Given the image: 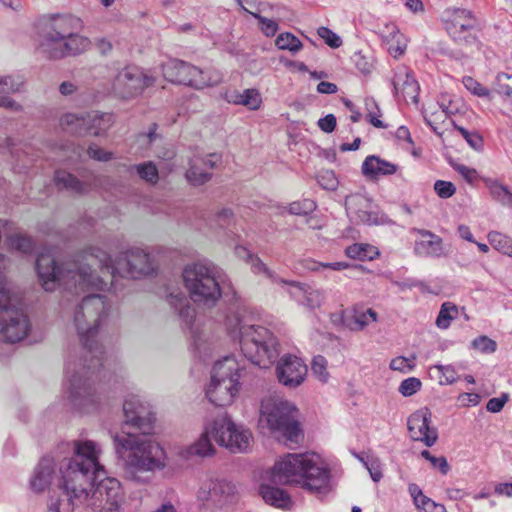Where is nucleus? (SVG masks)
<instances>
[{"instance_id":"4d7b16f0","label":"nucleus","mask_w":512,"mask_h":512,"mask_svg":"<svg viewBox=\"0 0 512 512\" xmlns=\"http://www.w3.org/2000/svg\"><path fill=\"white\" fill-rule=\"evenodd\" d=\"M87 154L90 158L102 162H107L113 158V154L111 152L105 151L96 144H91L88 147Z\"/></svg>"},{"instance_id":"5fc2aeb1","label":"nucleus","mask_w":512,"mask_h":512,"mask_svg":"<svg viewBox=\"0 0 512 512\" xmlns=\"http://www.w3.org/2000/svg\"><path fill=\"white\" fill-rule=\"evenodd\" d=\"M463 84L466 89L471 91L476 96L486 97L489 95V90L470 76L463 78Z\"/></svg>"},{"instance_id":"bb28decb","label":"nucleus","mask_w":512,"mask_h":512,"mask_svg":"<svg viewBox=\"0 0 512 512\" xmlns=\"http://www.w3.org/2000/svg\"><path fill=\"white\" fill-rule=\"evenodd\" d=\"M88 112L85 113H66L60 118L61 128L75 136L89 135L87 128Z\"/></svg>"},{"instance_id":"a878e982","label":"nucleus","mask_w":512,"mask_h":512,"mask_svg":"<svg viewBox=\"0 0 512 512\" xmlns=\"http://www.w3.org/2000/svg\"><path fill=\"white\" fill-rule=\"evenodd\" d=\"M281 283L296 288L303 297L302 304L310 310L320 308L324 302L325 296L323 290L314 289L306 283L297 281L281 280Z\"/></svg>"},{"instance_id":"338daca9","label":"nucleus","mask_w":512,"mask_h":512,"mask_svg":"<svg viewBox=\"0 0 512 512\" xmlns=\"http://www.w3.org/2000/svg\"><path fill=\"white\" fill-rule=\"evenodd\" d=\"M510 78H511V76L506 73H499L496 77V81L499 85L498 92L501 94H504L508 97L512 96V87H510L508 85L501 84V82L505 79H510Z\"/></svg>"},{"instance_id":"f03ea898","label":"nucleus","mask_w":512,"mask_h":512,"mask_svg":"<svg viewBox=\"0 0 512 512\" xmlns=\"http://www.w3.org/2000/svg\"><path fill=\"white\" fill-rule=\"evenodd\" d=\"M36 271L46 291L63 286L78 293L88 289L104 290L113 285L116 275L130 278L149 275L153 267L150 255L140 248H130L112 260L102 249L89 247L60 265L51 255L40 254L36 259Z\"/></svg>"},{"instance_id":"9d476101","label":"nucleus","mask_w":512,"mask_h":512,"mask_svg":"<svg viewBox=\"0 0 512 512\" xmlns=\"http://www.w3.org/2000/svg\"><path fill=\"white\" fill-rule=\"evenodd\" d=\"M296 414L297 409L291 402L270 398L261 403L259 424L286 441L297 444L301 429Z\"/></svg>"},{"instance_id":"aec40b11","label":"nucleus","mask_w":512,"mask_h":512,"mask_svg":"<svg viewBox=\"0 0 512 512\" xmlns=\"http://www.w3.org/2000/svg\"><path fill=\"white\" fill-rule=\"evenodd\" d=\"M220 162L221 156L217 153L194 156L189 160L185 177L193 186L203 185L211 179L212 173L210 171L217 167Z\"/></svg>"},{"instance_id":"09e8293b","label":"nucleus","mask_w":512,"mask_h":512,"mask_svg":"<svg viewBox=\"0 0 512 512\" xmlns=\"http://www.w3.org/2000/svg\"><path fill=\"white\" fill-rule=\"evenodd\" d=\"M434 368L441 374L440 384L449 385L457 380V372L452 365H435Z\"/></svg>"},{"instance_id":"393cba45","label":"nucleus","mask_w":512,"mask_h":512,"mask_svg":"<svg viewBox=\"0 0 512 512\" xmlns=\"http://www.w3.org/2000/svg\"><path fill=\"white\" fill-rule=\"evenodd\" d=\"M271 482L262 483L259 486V495L265 501L266 504L274 506L276 508L288 509L292 505L291 497L283 489L274 486Z\"/></svg>"},{"instance_id":"f3484780","label":"nucleus","mask_w":512,"mask_h":512,"mask_svg":"<svg viewBox=\"0 0 512 512\" xmlns=\"http://www.w3.org/2000/svg\"><path fill=\"white\" fill-rule=\"evenodd\" d=\"M432 413L429 408H421L412 413L408 420V430L414 441L423 442L426 446H433L438 439V432L432 427Z\"/></svg>"},{"instance_id":"c756f323","label":"nucleus","mask_w":512,"mask_h":512,"mask_svg":"<svg viewBox=\"0 0 512 512\" xmlns=\"http://www.w3.org/2000/svg\"><path fill=\"white\" fill-rule=\"evenodd\" d=\"M408 490L418 512H446L442 504H438L425 496L418 485L410 484Z\"/></svg>"},{"instance_id":"052dcab7","label":"nucleus","mask_w":512,"mask_h":512,"mask_svg":"<svg viewBox=\"0 0 512 512\" xmlns=\"http://www.w3.org/2000/svg\"><path fill=\"white\" fill-rule=\"evenodd\" d=\"M354 63L357 69L364 75H368L371 73L373 65L372 63L363 56L360 52H357L353 55Z\"/></svg>"},{"instance_id":"2f4dec72","label":"nucleus","mask_w":512,"mask_h":512,"mask_svg":"<svg viewBox=\"0 0 512 512\" xmlns=\"http://www.w3.org/2000/svg\"><path fill=\"white\" fill-rule=\"evenodd\" d=\"M128 171L130 174L136 173L140 179L149 184H156L159 180L157 166L152 161L131 165Z\"/></svg>"},{"instance_id":"b1692460","label":"nucleus","mask_w":512,"mask_h":512,"mask_svg":"<svg viewBox=\"0 0 512 512\" xmlns=\"http://www.w3.org/2000/svg\"><path fill=\"white\" fill-rule=\"evenodd\" d=\"M361 169L364 176L376 179L379 176H388L396 173L397 165L378 156L370 155L365 158Z\"/></svg>"},{"instance_id":"6ab92c4d","label":"nucleus","mask_w":512,"mask_h":512,"mask_svg":"<svg viewBox=\"0 0 512 512\" xmlns=\"http://www.w3.org/2000/svg\"><path fill=\"white\" fill-rule=\"evenodd\" d=\"M346 212L355 223L379 224L378 212L372 200L363 194H352L345 200Z\"/></svg>"},{"instance_id":"e2e57ef3","label":"nucleus","mask_w":512,"mask_h":512,"mask_svg":"<svg viewBox=\"0 0 512 512\" xmlns=\"http://www.w3.org/2000/svg\"><path fill=\"white\" fill-rule=\"evenodd\" d=\"M454 169L469 183H473L477 179V171L463 164H457Z\"/></svg>"},{"instance_id":"ddd939ff","label":"nucleus","mask_w":512,"mask_h":512,"mask_svg":"<svg viewBox=\"0 0 512 512\" xmlns=\"http://www.w3.org/2000/svg\"><path fill=\"white\" fill-rule=\"evenodd\" d=\"M236 486L222 478L204 480L196 494L198 503L208 510H221L234 501Z\"/></svg>"},{"instance_id":"bf43d9fd","label":"nucleus","mask_w":512,"mask_h":512,"mask_svg":"<svg viewBox=\"0 0 512 512\" xmlns=\"http://www.w3.org/2000/svg\"><path fill=\"white\" fill-rule=\"evenodd\" d=\"M414 366H415L414 364L410 363L409 359H407L403 356L396 357V358L392 359L390 362V368L392 370L400 371V372H404V373L412 371Z\"/></svg>"},{"instance_id":"0e129e2a","label":"nucleus","mask_w":512,"mask_h":512,"mask_svg":"<svg viewBox=\"0 0 512 512\" xmlns=\"http://www.w3.org/2000/svg\"><path fill=\"white\" fill-rule=\"evenodd\" d=\"M429 462L433 468L438 469L443 475H446L450 470V466L444 456H433Z\"/></svg>"},{"instance_id":"a211bd4d","label":"nucleus","mask_w":512,"mask_h":512,"mask_svg":"<svg viewBox=\"0 0 512 512\" xmlns=\"http://www.w3.org/2000/svg\"><path fill=\"white\" fill-rule=\"evenodd\" d=\"M307 371V366L303 360L291 354L283 355L276 365L278 381L288 388H296L301 385L305 380Z\"/></svg>"},{"instance_id":"4be33fe9","label":"nucleus","mask_w":512,"mask_h":512,"mask_svg":"<svg viewBox=\"0 0 512 512\" xmlns=\"http://www.w3.org/2000/svg\"><path fill=\"white\" fill-rule=\"evenodd\" d=\"M422 237L429 239H421L415 242V253L423 257L439 258L445 255L442 239L428 230L420 232Z\"/></svg>"},{"instance_id":"864d4df0","label":"nucleus","mask_w":512,"mask_h":512,"mask_svg":"<svg viewBox=\"0 0 512 512\" xmlns=\"http://www.w3.org/2000/svg\"><path fill=\"white\" fill-rule=\"evenodd\" d=\"M434 190L440 198L447 199L455 194L456 187L452 182L437 180L434 183Z\"/></svg>"},{"instance_id":"c03bdc74","label":"nucleus","mask_w":512,"mask_h":512,"mask_svg":"<svg viewBox=\"0 0 512 512\" xmlns=\"http://www.w3.org/2000/svg\"><path fill=\"white\" fill-rule=\"evenodd\" d=\"M251 15L258 20L262 33L267 37H273L276 35L279 27L276 21L268 19L258 12L251 13Z\"/></svg>"},{"instance_id":"c9c22d12","label":"nucleus","mask_w":512,"mask_h":512,"mask_svg":"<svg viewBox=\"0 0 512 512\" xmlns=\"http://www.w3.org/2000/svg\"><path fill=\"white\" fill-rule=\"evenodd\" d=\"M275 45L280 50H288L292 53L300 51L303 46L299 38L289 32L279 34L275 40Z\"/></svg>"},{"instance_id":"0eeeda50","label":"nucleus","mask_w":512,"mask_h":512,"mask_svg":"<svg viewBox=\"0 0 512 512\" xmlns=\"http://www.w3.org/2000/svg\"><path fill=\"white\" fill-rule=\"evenodd\" d=\"M81 20L72 15L53 17L40 35L39 51L49 59H61L86 51L90 40L76 33Z\"/></svg>"},{"instance_id":"f704fd0d","label":"nucleus","mask_w":512,"mask_h":512,"mask_svg":"<svg viewBox=\"0 0 512 512\" xmlns=\"http://www.w3.org/2000/svg\"><path fill=\"white\" fill-rule=\"evenodd\" d=\"M490 244L499 252L512 257V239L500 232L492 231L488 234Z\"/></svg>"},{"instance_id":"774afa93","label":"nucleus","mask_w":512,"mask_h":512,"mask_svg":"<svg viewBox=\"0 0 512 512\" xmlns=\"http://www.w3.org/2000/svg\"><path fill=\"white\" fill-rule=\"evenodd\" d=\"M77 91V85L71 81H64L59 86V92L63 96H70Z\"/></svg>"},{"instance_id":"4468645a","label":"nucleus","mask_w":512,"mask_h":512,"mask_svg":"<svg viewBox=\"0 0 512 512\" xmlns=\"http://www.w3.org/2000/svg\"><path fill=\"white\" fill-rule=\"evenodd\" d=\"M154 83L152 76L144 73L139 67L126 66L115 76L112 89L116 96L122 99H132Z\"/></svg>"},{"instance_id":"20e7f679","label":"nucleus","mask_w":512,"mask_h":512,"mask_svg":"<svg viewBox=\"0 0 512 512\" xmlns=\"http://www.w3.org/2000/svg\"><path fill=\"white\" fill-rule=\"evenodd\" d=\"M125 424L135 427L139 433L123 432L113 438L115 452L123 462L124 477L132 482L143 483L148 473L165 467V452L154 441L155 416L138 396L132 395L123 403Z\"/></svg>"},{"instance_id":"603ef678","label":"nucleus","mask_w":512,"mask_h":512,"mask_svg":"<svg viewBox=\"0 0 512 512\" xmlns=\"http://www.w3.org/2000/svg\"><path fill=\"white\" fill-rule=\"evenodd\" d=\"M318 184L326 190H335L338 186V180L331 170H325L317 175Z\"/></svg>"},{"instance_id":"cd10ccee","label":"nucleus","mask_w":512,"mask_h":512,"mask_svg":"<svg viewBox=\"0 0 512 512\" xmlns=\"http://www.w3.org/2000/svg\"><path fill=\"white\" fill-rule=\"evenodd\" d=\"M54 181L59 189H66L77 194H85L92 189V183L80 181L66 171H56Z\"/></svg>"},{"instance_id":"37998d69","label":"nucleus","mask_w":512,"mask_h":512,"mask_svg":"<svg viewBox=\"0 0 512 512\" xmlns=\"http://www.w3.org/2000/svg\"><path fill=\"white\" fill-rule=\"evenodd\" d=\"M311 371L321 382H327L329 374L327 372V360L324 356L317 355L313 358Z\"/></svg>"},{"instance_id":"f8f14e48","label":"nucleus","mask_w":512,"mask_h":512,"mask_svg":"<svg viewBox=\"0 0 512 512\" xmlns=\"http://www.w3.org/2000/svg\"><path fill=\"white\" fill-rule=\"evenodd\" d=\"M162 71L168 81L188 85L196 89L215 86L221 82V76L218 73L201 70L178 59H170L163 64Z\"/></svg>"},{"instance_id":"39448f33","label":"nucleus","mask_w":512,"mask_h":512,"mask_svg":"<svg viewBox=\"0 0 512 512\" xmlns=\"http://www.w3.org/2000/svg\"><path fill=\"white\" fill-rule=\"evenodd\" d=\"M229 334L239 341L243 356L252 364L268 368L278 357V342L267 328L251 323L248 311L238 307L226 317Z\"/></svg>"},{"instance_id":"6e6552de","label":"nucleus","mask_w":512,"mask_h":512,"mask_svg":"<svg viewBox=\"0 0 512 512\" xmlns=\"http://www.w3.org/2000/svg\"><path fill=\"white\" fill-rule=\"evenodd\" d=\"M213 437L217 444L233 453L246 452L250 446L252 434L242 426L236 425L226 414H221L205 425L203 433L183 453L187 459L197 456L206 457L214 453L211 443Z\"/></svg>"},{"instance_id":"7c9ffc66","label":"nucleus","mask_w":512,"mask_h":512,"mask_svg":"<svg viewBox=\"0 0 512 512\" xmlns=\"http://www.w3.org/2000/svg\"><path fill=\"white\" fill-rule=\"evenodd\" d=\"M25 78L19 74L0 76V97L11 98L10 95L23 91Z\"/></svg>"},{"instance_id":"49530a36","label":"nucleus","mask_w":512,"mask_h":512,"mask_svg":"<svg viewBox=\"0 0 512 512\" xmlns=\"http://www.w3.org/2000/svg\"><path fill=\"white\" fill-rule=\"evenodd\" d=\"M242 105L250 110L259 109L262 99L256 89H246L243 91Z\"/></svg>"},{"instance_id":"423d86ee","label":"nucleus","mask_w":512,"mask_h":512,"mask_svg":"<svg viewBox=\"0 0 512 512\" xmlns=\"http://www.w3.org/2000/svg\"><path fill=\"white\" fill-rule=\"evenodd\" d=\"M268 479L276 485L300 484L304 489L315 494L330 491V471L316 465L305 454H287L277 461L269 472Z\"/></svg>"},{"instance_id":"3c124183","label":"nucleus","mask_w":512,"mask_h":512,"mask_svg":"<svg viewBox=\"0 0 512 512\" xmlns=\"http://www.w3.org/2000/svg\"><path fill=\"white\" fill-rule=\"evenodd\" d=\"M463 138L474 150H481L483 148V138L476 132H469L461 126H455Z\"/></svg>"},{"instance_id":"6e6d98bb","label":"nucleus","mask_w":512,"mask_h":512,"mask_svg":"<svg viewBox=\"0 0 512 512\" xmlns=\"http://www.w3.org/2000/svg\"><path fill=\"white\" fill-rule=\"evenodd\" d=\"M389 35L393 36V38L397 37V40H396V45L394 44H390L389 47H388V52L394 57V58H398L400 57L401 55L404 54L405 52V49H406V45L405 44H401L400 42V39L402 37V35L399 33L398 29L396 28V26H392L390 31H389Z\"/></svg>"},{"instance_id":"412c9836","label":"nucleus","mask_w":512,"mask_h":512,"mask_svg":"<svg viewBox=\"0 0 512 512\" xmlns=\"http://www.w3.org/2000/svg\"><path fill=\"white\" fill-rule=\"evenodd\" d=\"M394 94L405 102H418L419 85L416 79L405 69L398 71L392 80Z\"/></svg>"},{"instance_id":"69168bd1","label":"nucleus","mask_w":512,"mask_h":512,"mask_svg":"<svg viewBox=\"0 0 512 512\" xmlns=\"http://www.w3.org/2000/svg\"><path fill=\"white\" fill-rule=\"evenodd\" d=\"M0 107L11 110L13 112H21L23 106L13 98L0 97Z\"/></svg>"},{"instance_id":"f257e3e1","label":"nucleus","mask_w":512,"mask_h":512,"mask_svg":"<svg viewBox=\"0 0 512 512\" xmlns=\"http://www.w3.org/2000/svg\"><path fill=\"white\" fill-rule=\"evenodd\" d=\"M66 448L72 454L59 463L60 491L50 495L47 512H72L83 504L98 512H120L124 492L121 483L107 477L99 463V445L91 440H76L59 447Z\"/></svg>"},{"instance_id":"4c0bfd02","label":"nucleus","mask_w":512,"mask_h":512,"mask_svg":"<svg viewBox=\"0 0 512 512\" xmlns=\"http://www.w3.org/2000/svg\"><path fill=\"white\" fill-rule=\"evenodd\" d=\"M457 314V307L449 302L443 303L440 312L436 319V325L441 329H446L450 326V321L454 319Z\"/></svg>"},{"instance_id":"ea45409f","label":"nucleus","mask_w":512,"mask_h":512,"mask_svg":"<svg viewBox=\"0 0 512 512\" xmlns=\"http://www.w3.org/2000/svg\"><path fill=\"white\" fill-rule=\"evenodd\" d=\"M471 346L473 349L483 353V354H492L497 349V343L493 339L488 336L482 335L476 337L472 342Z\"/></svg>"},{"instance_id":"c85d7f7f","label":"nucleus","mask_w":512,"mask_h":512,"mask_svg":"<svg viewBox=\"0 0 512 512\" xmlns=\"http://www.w3.org/2000/svg\"><path fill=\"white\" fill-rule=\"evenodd\" d=\"M113 123L114 117L111 113L88 112L87 128H89V135L101 136L107 132Z\"/></svg>"},{"instance_id":"5701e85b","label":"nucleus","mask_w":512,"mask_h":512,"mask_svg":"<svg viewBox=\"0 0 512 512\" xmlns=\"http://www.w3.org/2000/svg\"><path fill=\"white\" fill-rule=\"evenodd\" d=\"M54 475V460L49 456L43 457L35 468L30 480L34 492H42L51 483Z\"/></svg>"},{"instance_id":"9b49d317","label":"nucleus","mask_w":512,"mask_h":512,"mask_svg":"<svg viewBox=\"0 0 512 512\" xmlns=\"http://www.w3.org/2000/svg\"><path fill=\"white\" fill-rule=\"evenodd\" d=\"M242 369L232 356L217 361L211 372L210 384L206 396L215 406L230 405L239 391V379Z\"/></svg>"},{"instance_id":"72a5a7b5","label":"nucleus","mask_w":512,"mask_h":512,"mask_svg":"<svg viewBox=\"0 0 512 512\" xmlns=\"http://www.w3.org/2000/svg\"><path fill=\"white\" fill-rule=\"evenodd\" d=\"M345 254L349 258L364 261L372 260L378 252L369 244L355 243L346 248Z\"/></svg>"},{"instance_id":"dca6fc26","label":"nucleus","mask_w":512,"mask_h":512,"mask_svg":"<svg viewBox=\"0 0 512 512\" xmlns=\"http://www.w3.org/2000/svg\"><path fill=\"white\" fill-rule=\"evenodd\" d=\"M167 302L178 313L183 328L189 330L195 349L200 350L202 335L195 326V309L186 295L180 290L171 291L167 294Z\"/></svg>"},{"instance_id":"2eb2a0df","label":"nucleus","mask_w":512,"mask_h":512,"mask_svg":"<svg viewBox=\"0 0 512 512\" xmlns=\"http://www.w3.org/2000/svg\"><path fill=\"white\" fill-rule=\"evenodd\" d=\"M482 27L481 21L469 10L455 9L447 24L450 36L459 43H477L476 32Z\"/></svg>"},{"instance_id":"e433bc0d","label":"nucleus","mask_w":512,"mask_h":512,"mask_svg":"<svg viewBox=\"0 0 512 512\" xmlns=\"http://www.w3.org/2000/svg\"><path fill=\"white\" fill-rule=\"evenodd\" d=\"M236 249L238 252L241 250L249 256L251 259V268L254 273H263L271 281L275 283H281L282 279L279 278L272 270H270L259 257L250 255L244 247H237Z\"/></svg>"},{"instance_id":"a18cd8bd","label":"nucleus","mask_w":512,"mask_h":512,"mask_svg":"<svg viewBox=\"0 0 512 512\" xmlns=\"http://www.w3.org/2000/svg\"><path fill=\"white\" fill-rule=\"evenodd\" d=\"M377 321V313L369 308L365 312L357 313L354 316V326L351 329L354 330H362L366 327L370 322Z\"/></svg>"},{"instance_id":"473e14b6","label":"nucleus","mask_w":512,"mask_h":512,"mask_svg":"<svg viewBox=\"0 0 512 512\" xmlns=\"http://www.w3.org/2000/svg\"><path fill=\"white\" fill-rule=\"evenodd\" d=\"M486 185L495 201L512 208V193L509 191L507 186L496 180H488Z\"/></svg>"},{"instance_id":"58836bf2","label":"nucleus","mask_w":512,"mask_h":512,"mask_svg":"<svg viewBox=\"0 0 512 512\" xmlns=\"http://www.w3.org/2000/svg\"><path fill=\"white\" fill-rule=\"evenodd\" d=\"M11 247L23 254H29L32 252L34 243L31 237L26 235L16 234L9 238Z\"/></svg>"},{"instance_id":"de8ad7c7","label":"nucleus","mask_w":512,"mask_h":512,"mask_svg":"<svg viewBox=\"0 0 512 512\" xmlns=\"http://www.w3.org/2000/svg\"><path fill=\"white\" fill-rule=\"evenodd\" d=\"M317 34L331 48H339L342 45V39L328 27H319Z\"/></svg>"},{"instance_id":"79ce46f5","label":"nucleus","mask_w":512,"mask_h":512,"mask_svg":"<svg viewBox=\"0 0 512 512\" xmlns=\"http://www.w3.org/2000/svg\"><path fill=\"white\" fill-rule=\"evenodd\" d=\"M316 209V203L311 199L295 201L289 204L288 212L292 215H307Z\"/></svg>"},{"instance_id":"680f3d73","label":"nucleus","mask_w":512,"mask_h":512,"mask_svg":"<svg viewBox=\"0 0 512 512\" xmlns=\"http://www.w3.org/2000/svg\"><path fill=\"white\" fill-rule=\"evenodd\" d=\"M336 124V117L333 114H327L325 117L320 118L318 121L319 128L326 133L333 132L336 128Z\"/></svg>"},{"instance_id":"13d9d810","label":"nucleus","mask_w":512,"mask_h":512,"mask_svg":"<svg viewBox=\"0 0 512 512\" xmlns=\"http://www.w3.org/2000/svg\"><path fill=\"white\" fill-rule=\"evenodd\" d=\"M509 395L507 393H503L500 397H494L488 400L486 404V409L492 413L500 412L504 405L508 402Z\"/></svg>"},{"instance_id":"8fccbe9b","label":"nucleus","mask_w":512,"mask_h":512,"mask_svg":"<svg viewBox=\"0 0 512 512\" xmlns=\"http://www.w3.org/2000/svg\"><path fill=\"white\" fill-rule=\"evenodd\" d=\"M421 381L416 377H410L403 380L399 386V392L405 396L409 397L417 393L421 388Z\"/></svg>"},{"instance_id":"1a4fd4ad","label":"nucleus","mask_w":512,"mask_h":512,"mask_svg":"<svg viewBox=\"0 0 512 512\" xmlns=\"http://www.w3.org/2000/svg\"><path fill=\"white\" fill-rule=\"evenodd\" d=\"M222 274V270L209 261L186 265L182 277L191 300L206 306L214 305L222 295Z\"/></svg>"},{"instance_id":"a19ab883","label":"nucleus","mask_w":512,"mask_h":512,"mask_svg":"<svg viewBox=\"0 0 512 512\" xmlns=\"http://www.w3.org/2000/svg\"><path fill=\"white\" fill-rule=\"evenodd\" d=\"M365 105L368 110L366 118L368 122L376 128H385L386 125L378 118L380 116V109L372 98L365 100Z\"/></svg>"},{"instance_id":"7ed1b4c3","label":"nucleus","mask_w":512,"mask_h":512,"mask_svg":"<svg viewBox=\"0 0 512 512\" xmlns=\"http://www.w3.org/2000/svg\"><path fill=\"white\" fill-rule=\"evenodd\" d=\"M110 308L105 296L90 294L73 311V323L82 347L79 361L71 358L68 360L66 375L70 401L83 412L96 409L99 394L95 380L105 378V352L97 337L99 328L108 318Z\"/></svg>"}]
</instances>
